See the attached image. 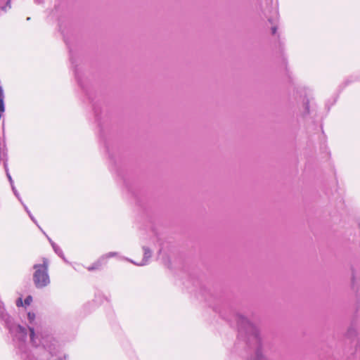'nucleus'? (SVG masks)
<instances>
[{"mask_svg":"<svg viewBox=\"0 0 360 360\" xmlns=\"http://www.w3.org/2000/svg\"><path fill=\"white\" fill-rule=\"evenodd\" d=\"M16 306L18 307L24 306V303L21 297H19L16 300Z\"/></svg>","mask_w":360,"mask_h":360,"instance_id":"nucleus-15","label":"nucleus"},{"mask_svg":"<svg viewBox=\"0 0 360 360\" xmlns=\"http://www.w3.org/2000/svg\"><path fill=\"white\" fill-rule=\"evenodd\" d=\"M99 269H100V267L97 265V264L96 262H94L91 266L87 267V270L89 271L98 270Z\"/></svg>","mask_w":360,"mask_h":360,"instance_id":"nucleus-12","label":"nucleus"},{"mask_svg":"<svg viewBox=\"0 0 360 360\" xmlns=\"http://www.w3.org/2000/svg\"><path fill=\"white\" fill-rule=\"evenodd\" d=\"M27 319H28L30 323L32 324L33 323V321H34V319H35V314H34V313H33V312H28L27 313Z\"/></svg>","mask_w":360,"mask_h":360,"instance_id":"nucleus-10","label":"nucleus"},{"mask_svg":"<svg viewBox=\"0 0 360 360\" xmlns=\"http://www.w3.org/2000/svg\"><path fill=\"white\" fill-rule=\"evenodd\" d=\"M0 318L4 322L13 336L15 347L22 354H27L28 348L26 343L27 329L25 327L15 324L10 315L6 311L3 302L0 301Z\"/></svg>","mask_w":360,"mask_h":360,"instance_id":"nucleus-2","label":"nucleus"},{"mask_svg":"<svg viewBox=\"0 0 360 360\" xmlns=\"http://www.w3.org/2000/svg\"><path fill=\"white\" fill-rule=\"evenodd\" d=\"M49 263L47 259H44L43 264H34L33 269V281L37 288H43L50 283V278L48 274Z\"/></svg>","mask_w":360,"mask_h":360,"instance_id":"nucleus-4","label":"nucleus"},{"mask_svg":"<svg viewBox=\"0 0 360 360\" xmlns=\"http://www.w3.org/2000/svg\"><path fill=\"white\" fill-rule=\"evenodd\" d=\"M4 156H6V153L4 152H3L1 148H0V159Z\"/></svg>","mask_w":360,"mask_h":360,"instance_id":"nucleus-18","label":"nucleus"},{"mask_svg":"<svg viewBox=\"0 0 360 360\" xmlns=\"http://www.w3.org/2000/svg\"><path fill=\"white\" fill-rule=\"evenodd\" d=\"M0 8L4 11H6L8 9L11 8L10 1H7L5 6H0Z\"/></svg>","mask_w":360,"mask_h":360,"instance_id":"nucleus-14","label":"nucleus"},{"mask_svg":"<svg viewBox=\"0 0 360 360\" xmlns=\"http://www.w3.org/2000/svg\"><path fill=\"white\" fill-rule=\"evenodd\" d=\"M32 302V297L31 295L27 296L23 302L24 306H25V307L29 306Z\"/></svg>","mask_w":360,"mask_h":360,"instance_id":"nucleus-11","label":"nucleus"},{"mask_svg":"<svg viewBox=\"0 0 360 360\" xmlns=\"http://www.w3.org/2000/svg\"><path fill=\"white\" fill-rule=\"evenodd\" d=\"M20 203L22 204V205L23 206L25 212L28 214H30L31 212L30 211V210L28 209L27 206L23 202V201L22 200V202H20Z\"/></svg>","mask_w":360,"mask_h":360,"instance_id":"nucleus-16","label":"nucleus"},{"mask_svg":"<svg viewBox=\"0 0 360 360\" xmlns=\"http://www.w3.org/2000/svg\"><path fill=\"white\" fill-rule=\"evenodd\" d=\"M143 257L140 263H136L133 260L128 259V258L123 257V259L125 260H127V261L130 262L131 263H133L137 266L147 265L149 263L150 259L152 257V252L148 248H147L146 246L143 247Z\"/></svg>","mask_w":360,"mask_h":360,"instance_id":"nucleus-5","label":"nucleus"},{"mask_svg":"<svg viewBox=\"0 0 360 360\" xmlns=\"http://www.w3.org/2000/svg\"><path fill=\"white\" fill-rule=\"evenodd\" d=\"M47 238H48V240H49V243L52 245V243H54V242L49 237H47Z\"/></svg>","mask_w":360,"mask_h":360,"instance_id":"nucleus-21","label":"nucleus"},{"mask_svg":"<svg viewBox=\"0 0 360 360\" xmlns=\"http://www.w3.org/2000/svg\"><path fill=\"white\" fill-rule=\"evenodd\" d=\"M30 218L31 219V220L37 225V220L35 219V218L34 217V216L32 214V213L30 212V214H28Z\"/></svg>","mask_w":360,"mask_h":360,"instance_id":"nucleus-17","label":"nucleus"},{"mask_svg":"<svg viewBox=\"0 0 360 360\" xmlns=\"http://www.w3.org/2000/svg\"><path fill=\"white\" fill-rule=\"evenodd\" d=\"M27 329L29 330V337H30V343L33 347H38L40 344V339L37 335H36L34 333V328L31 326H29L27 327Z\"/></svg>","mask_w":360,"mask_h":360,"instance_id":"nucleus-6","label":"nucleus"},{"mask_svg":"<svg viewBox=\"0 0 360 360\" xmlns=\"http://www.w3.org/2000/svg\"><path fill=\"white\" fill-rule=\"evenodd\" d=\"M34 2L37 4H41L43 2V0H34Z\"/></svg>","mask_w":360,"mask_h":360,"instance_id":"nucleus-20","label":"nucleus"},{"mask_svg":"<svg viewBox=\"0 0 360 360\" xmlns=\"http://www.w3.org/2000/svg\"><path fill=\"white\" fill-rule=\"evenodd\" d=\"M4 166L6 167V176L8 179V181L11 184V188H12V191L14 193V195H15V197L18 199V200L20 202H22V198L18 193V191H17V189L15 188V186H14V183H13V179L10 174V173L8 172V169L6 168V162L4 163Z\"/></svg>","mask_w":360,"mask_h":360,"instance_id":"nucleus-7","label":"nucleus"},{"mask_svg":"<svg viewBox=\"0 0 360 360\" xmlns=\"http://www.w3.org/2000/svg\"><path fill=\"white\" fill-rule=\"evenodd\" d=\"M305 108H306L307 113H309V103L308 102H307L305 103Z\"/></svg>","mask_w":360,"mask_h":360,"instance_id":"nucleus-19","label":"nucleus"},{"mask_svg":"<svg viewBox=\"0 0 360 360\" xmlns=\"http://www.w3.org/2000/svg\"><path fill=\"white\" fill-rule=\"evenodd\" d=\"M105 255L107 259H110L111 257L117 256L118 255V252H110L106 253Z\"/></svg>","mask_w":360,"mask_h":360,"instance_id":"nucleus-13","label":"nucleus"},{"mask_svg":"<svg viewBox=\"0 0 360 360\" xmlns=\"http://www.w3.org/2000/svg\"><path fill=\"white\" fill-rule=\"evenodd\" d=\"M235 319L240 334L242 335L243 333L248 334L249 344L255 349L254 354L251 355L248 360H269L264 354L261 339L255 326L240 314H236Z\"/></svg>","mask_w":360,"mask_h":360,"instance_id":"nucleus-1","label":"nucleus"},{"mask_svg":"<svg viewBox=\"0 0 360 360\" xmlns=\"http://www.w3.org/2000/svg\"><path fill=\"white\" fill-rule=\"evenodd\" d=\"M108 259L105 255H101L95 262L101 268L103 265L107 263Z\"/></svg>","mask_w":360,"mask_h":360,"instance_id":"nucleus-9","label":"nucleus"},{"mask_svg":"<svg viewBox=\"0 0 360 360\" xmlns=\"http://www.w3.org/2000/svg\"><path fill=\"white\" fill-rule=\"evenodd\" d=\"M0 318L4 322L13 336L15 347L22 354H27L28 348L26 343L27 329L25 327L15 324L10 315L6 311L3 302L0 301Z\"/></svg>","mask_w":360,"mask_h":360,"instance_id":"nucleus-3","label":"nucleus"},{"mask_svg":"<svg viewBox=\"0 0 360 360\" xmlns=\"http://www.w3.org/2000/svg\"><path fill=\"white\" fill-rule=\"evenodd\" d=\"M52 248L56 252L60 258H62L65 262H67L65 255L63 252L61 248L55 243H52Z\"/></svg>","mask_w":360,"mask_h":360,"instance_id":"nucleus-8","label":"nucleus"}]
</instances>
